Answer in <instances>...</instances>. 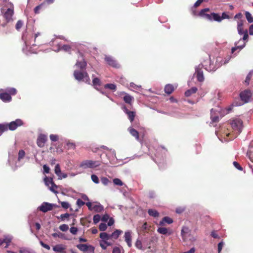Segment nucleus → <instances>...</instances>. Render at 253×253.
Returning a JSON list of instances; mask_svg holds the SVG:
<instances>
[{"instance_id": "f257e3e1", "label": "nucleus", "mask_w": 253, "mask_h": 253, "mask_svg": "<svg viewBox=\"0 0 253 253\" xmlns=\"http://www.w3.org/2000/svg\"><path fill=\"white\" fill-rule=\"evenodd\" d=\"M74 77L76 80L79 82L83 81L90 84V78L88 74L85 71L75 70L74 72Z\"/></svg>"}, {"instance_id": "f03ea898", "label": "nucleus", "mask_w": 253, "mask_h": 253, "mask_svg": "<svg viewBox=\"0 0 253 253\" xmlns=\"http://www.w3.org/2000/svg\"><path fill=\"white\" fill-rule=\"evenodd\" d=\"M101 165V162L99 161L84 160L83 161L80 167L83 169L95 168Z\"/></svg>"}, {"instance_id": "7ed1b4c3", "label": "nucleus", "mask_w": 253, "mask_h": 253, "mask_svg": "<svg viewBox=\"0 0 253 253\" xmlns=\"http://www.w3.org/2000/svg\"><path fill=\"white\" fill-rule=\"evenodd\" d=\"M13 14V10L11 8H8L3 15V17L4 18L5 21L0 24V26H2V27H5L6 26L8 23L12 21V16Z\"/></svg>"}, {"instance_id": "20e7f679", "label": "nucleus", "mask_w": 253, "mask_h": 253, "mask_svg": "<svg viewBox=\"0 0 253 253\" xmlns=\"http://www.w3.org/2000/svg\"><path fill=\"white\" fill-rule=\"evenodd\" d=\"M233 129L236 131V133L239 134L241 132L242 128V121L240 119H235L232 121L231 123Z\"/></svg>"}, {"instance_id": "39448f33", "label": "nucleus", "mask_w": 253, "mask_h": 253, "mask_svg": "<svg viewBox=\"0 0 253 253\" xmlns=\"http://www.w3.org/2000/svg\"><path fill=\"white\" fill-rule=\"evenodd\" d=\"M58 207L57 205L54 204H50L47 202H43L38 209L42 211L43 212H46L48 211H51L54 208Z\"/></svg>"}, {"instance_id": "423d86ee", "label": "nucleus", "mask_w": 253, "mask_h": 253, "mask_svg": "<svg viewBox=\"0 0 253 253\" xmlns=\"http://www.w3.org/2000/svg\"><path fill=\"white\" fill-rule=\"evenodd\" d=\"M168 150L163 146H159L156 149L155 157L160 160H163L166 156Z\"/></svg>"}, {"instance_id": "0eeeda50", "label": "nucleus", "mask_w": 253, "mask_h": 253, "mask_svg": "<svg viewBox=\"0 0 253 253\" xmlns=\"http://www.w3.org/2000/svg\"><path fill=\"white\" fill-rule=\"evenodd\" d=\"M252 96V93L249 89H245L240 93L241 99L245 103L248 102Z\"/></svg>"}, {"instance_id": "6e6552de", "label": "nucleus", "mask_w": 253, "mask_h": 253, "mask_svg": "<svg viewBox=\"0 0 253 253\" xmlns=\"http://www.w3.org/2000/svg\"><path fill=\"white\" fill-rule=\"evenodd\" d=\"M23 124V121L20 119H16L15 121H12L8 125V129L10 130H14L18 126H22Z\"/></svg>"}, {"instance_id": "1a4fd4ad", "label": "nucleus", "mask_w": 253, "mask_h": 253, "mask_svg": "<svg viewBox=\"0 0 253 253\" xmlns=\"http://www.w3.org/2000/svg\"><path fill=\"white\" fill-rule=\"evenodd\" d=\"M47 140V138L46 135L43 134H40L37 140V145L40 148L43 147Z\"/></svg>"}, {"instance_id": "9d476101", "label": "nucleus", "mask_w": 253, "mask_h": 253, "mask_svg": "<svg viewBox=\"0 0 253 253\" xmlns=\"http://www.w3.org/2000/svg\"><path fill=\"white\" fill-rule=\"evenodd\" d=\"M105 60L107 64L114 68H119L120 65L112 57L106 56Z\"/></svg>"}, {"instance_id": "9b49d317", "label": "nucleus", "mask_w": 253, "mask_h": 253, "mask_svg": "<svg viewBox=\"0 0 253 253\" xmlns=\"http://www.w3.org/2000/svg\"><path fill=\"white\" fill-rule=\"evenodd\" d=\"M208 11H210V9L209 8H204L199 12L198 15L209 20L211 21L212 17H211V14L206 13V12Z\"/></svg>"}, {"instance_id": "f8f14e48", "label": "nucleus", "mask_w": 253, "mask_h": 253, "mask_svg": "<svg viewBox=\"0 0 253 253\" xmlns=\"http://www.w3.org/2000/svg\"><path fill=\"white\" fill-rule=\"evenodd\" d=\"M123 109L125 113L127 114L130 122H132L134 121L135 116V112L134 111H129L125 106L123 107Z\"/></svg>"}, {"instance_id": "ddd939ff", "label": "nucleus", "mask_w": 253, "mask_h": 253, "mask_svg": "<svg viewBox=\"0 0 253 253\" xmlns=\"http://www.w3.org/2000/svg\"><path fill=\"white\" fill-rule=\"evenodd\" d=\"M0 90V99L3 102H10L11 100V96L7 92H1Z\"/></svg>"}, {"instance_id": "4468645a", "label": "nucleus", "mask_w": 253, "mask_h": 253, "mask_svg": "<svg viewBox=\"0 0 253 253\" xmlns=\"http://www.w3.org/2000/svg\"><path fill=\"white\" fill-rule=\"evenodd\" d=\"M76 66H77L79 69L81 71H84L86 69V67L87 65L86 61L84 59H83L81 61H77L76 64Z\"/></svg>"}, {"instance_id": "2eb2a0df", "label": "nucleus", "mask_w": 253, "mask_h": 253, "mask_svg": "<svg viewBox=\"0 0 253 253\" xmlns=\"http://www.w3.org/2000/svg\"><path fill=\"white\" fill-rule=\"evenodd\" d=\"M125 240L129 247H131V232L127 231L125 233Z\"/></svg>"}, {"instance_id": "dca6fc26", "label": "nucleus", "mask_w": 253, "mask_h": 253, "mask_svg": "<svg viewBox=\"0 0 253 253\" xmlns=\"http://www.w3.org/2000/svg\"><path fill=\"white\" fill-rule=\"evenodd\" d=\"M11 242V239L10 237H5L3 239L0 238V246L5 244L4 248H7Z\"/></svg>"}, {"instance_id": "f3484780", "label": "nucleus", "mask_w": 253, "mask_h": 253, "mask_svg": "<svg viewBox=\"0 0 253 253\" xmlns=\"http://www.w3.org/2000/svg\"><path fill=\"white\" fill-rule=\"evenodd\" d=\"M128 130L130 134L132 136L134 137L137 140H139V133L136 130H135L134 128L132 127H130L128 128Z\"/></svg>"}, {"instance_id": "a211bd4d", "label": "nucleus", "mask_w": 253, "mask_h": 253, "mask_svg": "<svg viewBox=\"0 0 253 253\" xmlns=\"http://www.w3.org/2000/svg\"><path fill=\"white\" fill-rule=\"evenodd\" d=\"M173 222V220L172 218L168 217V216H165L164 217L162 220L160 222V225L164 226L165 225V223H167L169 224H170Z\"/></svg>"}, {"instance_id": "6ab92c4d", "label": "nucleus", "mask_w": 253, "mask_h": 253, "mask_svg": "<svg viewBox=\"0 0 253 253\" xmlns=\"http://www.w3.org/2000/svg\"><path fill=\"white\" fill-rule=\"evenodd\" d=\"M174 90V87L171 84H168L165 87V92L168 94H170Z\"/></svg>"}, {"instance_id": "aec40b11", "label": "nucleus", "mask_w": 253, "mask_h": 253, "mask_svg": "<svg viewBox=\"0 0 253 253\" xmlns=\"http://www.w3.org/2000/svg\"><path fill=\"white\" fill-rule=\"evenodd\" d=\"M196 76L197 80L199 82H202L204 80V77L203 75V72L201 69H198L196 70Z\"/></svg>"}, {"instance_id": "412c9836", "label": "nucleus", "mask_w": 253, "mask_h": 253, "mask_svg": "<svg viewBox=\"0 0 253 253\" xmlns=\"http://www.w3.org/2000/svg\"><path fill=\"white\" fill-rule=\"evenodd\" d=\"M243 21L239 20L238 21L237 30L239 34L243 35L245 32V30L243 29Z\"/></svg>"}, {"instance_id": "4be33fe9", "label": "nucleus", "mask_w": 253, "mask_h": 253, "mask_svg": "<svg viewBox=\"0 0 253 253\" xmlns=\"http://www.w3.org/2000/svg\"><path fill=\"white\" fill-rule=\"evenodd\" d=\"M123 233L121 230L116 229L114 232L110 234V238L111 239H117L120 235Z\"/></svg>"}, {"instance_id": "5701e85b", "label": "nucleus", "mask_w": 253, "mask_h": 253, "mask_svg": "<svg viewBox=\"0 0 253 253\" xmlns=\"http://www.w3.org/2000/svg\"><path fill=\"white\" fill-rule=\"evenodd\" d=\"M197 90L198 88L196 87H192L185 92V96L186 97L190 96L192 94L195 93Z\"/></svg>"}, {"instance_id": "b1692460", "label": "nucleus", "mask_w": 253, "mask_h": 253, "mask_svg": "<svg viewBox=\"0 0 253 253\" xmlns=\"http://www.w3.org/2000/svg\"><path fill=\"white\" fill-rule=\"evenodd\" d=\"M157 231L159 233L163 235H170L171 232L170 231H169L168 229L165 227H159L157 229Z\"/></svg>"}, {"instance_id": "393cba45", "label": "nucleus", "mask_w": 253, "mask_h": 253, "mask_svg": "<svg viewBox=\"0 0 253 253\" xmlns=\"http://www.w3.org/2000/svg\"><path fill=\"white\" fill-rule=\"evenodd\" d=\"M65 248L62 245H57L53 247V250L59 253H64Z\"/></svg>"}, {"instance_id": "a878e982", "label": "nucleus", "mask_w": 253, "mask_h": 253, "mask_svg": "<svg viewBox=\"0 0 253 253\" xmlns=\"http://www.w3.org/2000/svg\"><path fill=\"white\" fill-rule=\"evenodd\" d=\"M99 237L101 239L102 242L107 241L111 239L110 234H108L106 232H101L100 233Z\"/></svg>"}, {"instance_id": "bb28decb", "label": "nucleus", "mask_w": 253, "mask_h": 253, "mask_svg": "<svg viewBox=\"0 0 253 253\" xmlns=\"http://www.w3.org/2000/svg\"><path fill=\"white\" fill-rule=\"evenodd\" d=\"M211 15L212 17V20L213 19L217 22H220L222 20V18L218 13L212 12L211 14Z\"/></svg>"}, {"instance_id": "cd10ccee", "label": "nucleus", "mask_w": 253, "mask_h": 253, "mask_svg": "<svg viewBox=\"0 0 253 253\" xmlns=\"http://www.w3.org/2000/svg\"><path fill=\"white\" fill-rule=\"evenodd\" d=\"M124 101L127 104H131L133 97L129 94H126L123 98Z\"/></svg>"}, {"instance_id": "c85d7f7f", "label": "nucleus", "mask_w": 253, "mask_h": 253, "mask_svg": "<svg viewBox=\"0 0 253 253\" xmlns=\"http://www.w3.org/2000/svg\"><path fill=\"white\" fill-rule=\"evenodd\" d=\"M148 213L149 215L157 217L159 216V213L155 210L149 209L148 211Z\"/></svg>"}, {"instance_id": "c756f323", "label": "nucleus", "mask_w": 253, "mask_h": 253, "mask_svg": "<svg viewBox=\"0 0 253 253\" xmlns=\"http://www.w3.org/2000/svg\"><path fill=\"white\" fill-rule=\"evenodd\" d=\"M93 210L95 212H100L103 210V207L100 205H95L92 207Z\"/></svg>"}, {"instance_id": "7c9ffc66", "label": "nucleus", "mask_w": 253, "mask_h": 253, "mask_svg": "<svg viewBox=\"0 0 253 253\" xmlns=\"http://www.w3.org/2000/svg\"><path fill=\"white\" fill-rule=\"evenodd\" d=\"M77 247L81 251L85 252L87 251L88 249V247L86 244H79L77 246Z\"/></svg>"}, {"instance_id": "2f4dec72", "label": "nucleus", "mask_w": 253, "mask_h": 253, "mask_svg": "<svg viewBox=\"0 0 253 253\" xmlns=\"http://www.w3.org/2000/svg\"><path fill=\"white\" fill-rule=\"evenodd\" d=\"M92 84L95 88H96L97 86H100L101 85V81L100 79L98 78H93L92 80Z\"/></svg>"}, {"instance_id": "473e14b6", "label": "nucleus", "mask_w": 253, "mask_h": 253, "mask_svg": "<svg viewBox=\"0 0 253 253\" xmlns=\"http://www.w3.org/2000/svg\"><path fill=\"white\" fill-rule=\"evenodd\" d=\"M8 130V125L7 124H0V136L2 133Z\"/></svg>"}, {"instance_id": "72a5a7b5", "label": "nucleus", "mask_w": 253, "mask_h": 253, "mask_svg": "<svg viewBox=\"0 0 253 253\" xmlns=\"http://www.w3.org/2000/svg\"><path fill=\"white\" fill-rule=\"evenodd\" d=\"M211 118L212 122H217L219 121V117L213 115V109H211Z\"/></svg>"}, {"instance_id": "f704fd0d", "label": "nucleus", "mask_w": 253, "mask_h": 253, "mask_svg": "<svg viewBox=\"0 0 253 253\" xmlns=\"http://www.w3.org/2000/svg\"><path fill=\"white\" fill-rule=\"evenodd\" d=\"M44 181L45 185L49 187H50L49 185H52V184L54 182L52 178H48L46 176L44 179Z\"/></svg>"}, {"instance_id": "c9c22d12", "label": "nucleus", "mask_w": 253, "mask_h": 253, "mask_svg": "<svg viewBox=\"0 0 253 253\" xmlns=\"http://www.w3.org/2000/svg\"><path fill=\"white\" fill-rule=\"evenodd\" d=\"M237 43H236V45L235 47H232L231 50L232 53H234L237 49H239L240 50L242 49L245 46V42H244L241 45H237Z\"/></svg>"}, {"instance_id": "e433bc0d", "label": "nucleus", "mask_w": 253, "mask_h": 253, "mask_svg": "<svg viewBox=\"0 0 253 253\" xmlns=\"http://www.w3.org/2000/svg\"><path fill=\"white\" fill-rule=\"evenodd\" d=\"M245 15L249 23H251L253 22V17L249 12L246 11Z\"/></svg>"}, {"instance_id": "4c0bfd02", "label": "nucleus", "mask_w": 253, "mask_h": 253, "mask_svg": "<svg viewBox=\"0 0 253 253\" xmlns=\"http://www.w3.org/2000/svg\"><path fill=\"white\" fill-rule=\"evenodd\" d=\"M60 49L63 50L65 51L70 52L71 50V46L68 44H65L62 45L60 47Z\"/></svg>"}, {"instance_id": "58836bf2", "label": "nucleus", "mask_w": 253, "mask_h": 253, "mask_svg": "<svg viewBox=\"0 0 253 253\" xmlns=\"http://www.w3.org/2000/svg\"><path fill=\"white\" fill-rule=\"evenodd\" d=\"M253 75V72H250L249 73L247 76L246 80L245 81V82L247 85L249 84L251 78H252Z\"/></svg>"}, {"instance_id": "ea45409f", "label": "nucleus", "mask_w": 253, "mask_h": 253, "mask_svg": "<svg viewBox=\"0 0 253 253\" xmlns=\"http://www.w3.org/2000/svg\"><path fill=\"white\" fill-rule=\"evenodd\" d=\"M104 87L105 88H109L111 90H115L116 89V85L113 84H105Z\"/></svg>"}, {"instance_id": "a19ab883", "label": "nucleus", "mask_w": 253, "mask_h": 253, "mask_svg": "<svg viewBox=\"0 0 253 253\" xmlns=\"http://www.w3.org/2000/svg\"><path fill=\"white\" fill-rule=\"evenodd\" d=\"M25 155V151L23 150H20L18 153V161H20L22 159H23Z\"/></svg>"}, {"instance_id": "79ce46f5", "label": "nucleus", "mask_w": 253, "mask_h": 253, "mask_svg": "<svg viewBox=\"0 0 253 253\" xmlns=\"http://www.w3.org/2000/svg\"><path fill=\"white\" fill-rule=\"evenodd\" d=\"M57 188V186L53 182L51 186L49 187V189L50 191L53 192L54 193H57V192L56 189Z\"/></svg>"}, {"instance_id": "37998d69", "label": "nucleus", "mask_w": 253, "mask_h": 253, "mask_svg": "<svg viewBox=\"0 0 253 253\" xmlns=\"http://www.w3.org/2000/svg\"><path fill=\"white\" fill-rule=\"evenodd\" d=\"M113 183L114 184L119 186H122L123 185V182L119 178H115L113 179Z\"/></svg>"}, {"instance_id": "c03bdc74", "label": "nucleus", "mask_w": 253, "mask_h": 253, "mask_svg": "<svg viewBox=\"0 0 253 253\" xmlns=\"http://www.w3.org/2000/svg\"><path fill=\"white\" fill-rule=\"evenodd\" d=\"M23 25V22L22 20H18L15 25V28L17 30H19Z\"/></svg>"}, {"instance_id": "a18cd8bd", "label": "nucleus", "mask_w": 253, "mask_h": 253, "mask_svg": "<svg viewBox=\"0 0 253 253\" xmlns=\"http://www.w3.org/2000/svg\"><path fill=\"white\" fill-rule=\"evenodd\" d=\"M107 228V225L104 223H101L99 226V229L100 231H104Z\"/></svg>"}, {"instance_id": "49530a36", "label": "nucleus", "mask_w": 253, "mask_h": 253, "mask_svg": "<svg viewBox=\"0 0 253 253\" xmlns=\"http://www.w3.org/2000/svg\"><path fill=\"white\" fill-rule=\"evenodd\" d=\"M101 219L100 216L99 214H95L93 216V220L94 224L98 223Z\"/></svg>"}, {"instance_id": "de8ad7c7", "label": "nucleus", "mask_w": 253, "mask_h": 253, "mask_svg": "<svg viewBox=\"0 0 253 253\" xmlns=\"http://www.w3.org/2000/svg\"><path fill=\"white\" fill-rule=\"evenodd\" d=\"M55 173L57 175H59V174L61 173V171L59 164H57L55 167Z\"/></svg>"}, {"instance_id": "09e8293b", "label": "nucleus", "mask_w": 253, "mask_h": 253, "mask_svg": "<svg viewBox=\"0 0 253 253\" xmlns=\"http://www.w3.org/2000/svg\"><path fill=\"white\" fill-rule=\"evenodd\" d=\"M59 229L62 231H66L68 230L69 226L67 224H63L59 226Z\"/></svg>"}, {"instance_id": "8fccbe9b", "label": "nucleus", "mask_w": 253, "mask_h": 253, "mask_svg": "<svg viewBox=\"0 0 253 253\" xmlns=\"http://www.w3.org/2000/svg\"><path fill=\"white\" fill-rule=\"evenodd\" d=\"M91 180L96 184H98L99 182L98 177L95 174H92L91 176Z\"/></svg>"}, {"instance_id": "3c124183", "label": "nucleus", "mask_w": 253, "mask_h": 253, "mask_svg": "<svg viewBox=\"0 0 253 253\" xmlns=\"http://www.w3.org/2000/svg\"><path fill=\"white\" fill-rule=\"evenodd\" d=\"M50 139L52 141H56L58 140V136L55 134H50L49 136Z\"/></svg>"}, {"instance_id": "603ef678", "label": "nucleus", "mask_w": 253, "mask_h": 253, "mask_svg": "<svg viewBox=\"0 0 253 253\" xmlns=\"http://www.w3.org/2000/svg\"><path fill=\"white\" fill-rule=\"evenodd\" d=\"M234 166L238 169L240 170H243V168L240 166V165L237 162H234L233 163Z\"/></svg>"}, {"instance_id": "864d4df0", "label": "nucleus", "mask_w": 253, "mask_h": 253, "mask_svg": "<svg viewBox=\"0 0 253 253\" xmlns=\"http://www.w3.org/2000/svg\"><path fill=\"white\" fill-rule=\"evenodd\" d=\"M61 205L62 208L65 209H68L70 207L69 204L67 202H61Z\"/></svg>"}, {"instance_id": "5fc2aeb1", "label": "nucleus", "mask_w": 253, "mask_h": 253, "mask_svg": "<svg viewBox=\"0 0 253 253\" xmlns=\"http://www.w3.org/2000/svg\"><path fill=\"white\" fill-rule=\"evenodd\" d=\"M101 181L104 185H106L109 183V180L107 178L103 177L101 178Z\"/></svg>"}, {"instance_id": "6e6d98bb", "label": "nucleus", "mask_w": 253, "mask_h": 253, "mask_svg": "<svg viewBox=\"0 0 253 253\" xmlns=\"http://www.w3.org/2000/svg\"><path fill=\"white\" fill-rule=\"evenodd\" d=\"M52 237L54 238L59 237L62 238L63 237V234L60 232L54 233L52 234Z\"/></svg>"}, {"instance_id": "4d7b16f0", "label": "nucleus", "mask_w": 253, "mask_h": 253, "mask_svg": "<svg viewBox=\"0 0 253 253\" xmlns=\"http://www.w3.org/2000/svg\"><path fill=\"white\" fill-rule=\"evenodd\" d=\"M135 245L136 247L139 249H141L142 247V243L141 241L139 240H137V241L135 242Z\"/></svg>"}, {"instance_id": "13d9d810", "label": "nucleus", "mask_w": 253, "mask_h": 253, "mask_svg": "<svg viewBox=\"0 0 253 253\" xmlns=\"http://www.w3.org/2000/svg\"><path fill=\"white\" fill-rule=\"evenodd\" d=\"M70 214L68 213H66L65 214H62L60 215V219L64 221L66 218H68L70 216Z\"/></svg>"}, {"instance_id": "bf43d9fd", "label": "nucleus", "mask_w": 253, "mask_h": 253, "mask_svg": "<svg viewBox=\"0 0 253 253\" xmlns=\"http://www.w3.org/2000/svg\"><path fill=\"white\" fill-rule=\"evenodd\" d=\"M43 5V3H42L38 6H37L35 8H34V12L36 14H38L39 13V10L41 9V8H42V6Z\"/></svg>"}, {"instance_id": "052dcab7", "label": "nucleus", "mask_w": 253, "mask_h": 253, "mask_svg": "<svg viewBox=\"0 0 253 253\" xmlns=\"http://www.w3.org/2000/svg\"><path fill=\"white\" fill-rule=\"evenodd\" d=\"M67 145L68 147V149H75L76 148V145L74 143L72 142H68L67 143Z\"/></svg>"}, {"instance_id": "680f3d73", "label": "nucleus", "mask_w": 253, "mask_h": 253, "mask_svg": "<svg viewBox=\"0 0 253 253\" xmlns=\"http://www.w3.org/2000/svg\"><path fill=\"white\" fill-rule=\"evenodd\" d=\"M85 204V203L83 202L82 200L80 199H79L77 201V205L79 207H81L82 206H84Z\"/></svg>"}, {"instance_id": "e2e57ef3", "label": "nucleus", "mask_w": 253, "mask_h": 253, "mask_svg": "<svg viewBox=\"0 0 253 253\" xmlns=\"http://www.w3.org/2000/svg\"><path fill=\"white\" fill-rule=\"evenodd\" d=\"M70 232L74 234V235H75L77 234V232H78V228L77 227H72L71 228H70Z\"/></svg>"}, {"instance_id": "0e129e2a", "label": "nucleus", "mask_w": 253, "mask_h": 253, "mask_svg": "<svg viewBox=\"0 0 253 253\" xmlns=\"http://www.w3.org/2000/svg\"><path fill=\"white\" fill-rule=\"evenodd\" d=\"M40 244L42 247L44 248L45 249H46L48 250H49L50 249L49 245H48L46 244H44L42 241H40Z\"/></svg>"}, {"instance_id": "69168bd1", "label": "nucleus", "mask_w": 253, "mask_h": 253, "mask_svg": "<svg viewBox=\"0 0 253 253\" xmlns=\"http://www.w3.org/2000/svg\"><path fill=\"white\" fill-rule=\"evenodd\" d=\"M59 175H57L58 176V178L61 179L62 178H65L67 177V174L65 173L61 172V173L59 174Z\"/></svg>"}, {"instance_id": "338daca9", "label": "nucleus", "mask_w": 253, "mask_h": 253, "mask_svg": "<svg viewBox=\"0 0 253 253\" xmlns=\"http://www.w3.org/2000/svg\"><path fill=\"white\" fill-rule=\"evenodd\" d=\"M43 169L44 173H48L49 172L50 169L46 165H43Z\"/></svg>"}, {"instance_id": "774afa93", "label": "nucleus", "mask_w": 253, "mask_h": 253, "mask_svg": "<svg viewBox=\"0 0 253 253\" xmlns=\"http://www.w3.org/2000/svg\"><path fill=\"white\" fill-rule=\"evenodd\" d=\"M112 253H121L120 248L116 247L113 248Z\"/></svg>"}]
</instances>
